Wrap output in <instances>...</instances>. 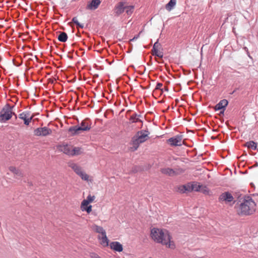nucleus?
<instances>
[{"instance_id": "nucleus-15", "label": "nucleus", "mask_w": 258, "mask_h": 258, "mask_svg": "<svg viewBox=\"0 0 258 258\" xmlns=\"http://www.w3.org/2000/svg\"><path fill=\"white\" fill-rule=\"evenodd\" d=\"M161 172L164 174L173 176L176 174L175 171L170 168H164L161 169Z\"/></svg>"}, {"instance_id": "nucleus-40", "label": "nucleus", "mask_w": 258, "mask_h": 258, "mask_svg": "<svg viewBox=\"0 0 258 258\" xmlns=\"http://www.w3.org/2000/svg\"><path fill=\"white\" fill-rule=\"evenodd\" d=\"M92 258H101L98 254L96 253H92L91 255Z\"/></svg>"}, {"instance_id": "nucleus-29", "label": "nucleus", "mask_w": 258, "mask_h": 258, "mask_svg": "<svg viewBox=\"0 0 258 258\" xmlns=\"http://www.w3.org/2000/svg\"><path fill=\"white\" fill-rule=\"evenodd\" d=\"M134 9V7L133 6H128L125 7V12L128 15H131Z\"/></svg>"}, {"instance_id": "nucleus-24", "label": "nucleus", "mask_w": 258, "mask_h": 258, "mask_svg": "<svg viewBox=\"0 0 258 258\" xmlns=\"http://www.w3.org/2000/svg\"><path fill=\"white\" fill-rule=\"evenodd\" d=\"M132 141L135 150H137L139 145L142 143V142H139V140H138V138L136 136L132 138Z\"/></svg>"}, {"instance_id": "nucleus-21", "label": "nucleus", "mask_w": 258, "mask_h": 258, "mask_svg": "<svg viewBox=\"0 0 258 258\" xmlns=\"http://www.w3.org/2000/svg\"><path fill=\"white\" fill-rule=\"evenodd\" d=\"M81 148L80 147H74L71 149L70 156L79 155L82 153Z\"/></svg>"}, {"instance_id": "nucleus-12", "label": "nucleus", "mask_w": 258, "mask_h": 258, "mask_svg": "<svg viewBox=\"0 0 258 258\" xmlns=\"http://www.w3.org/2000/svg\"><path fill=\"white\" fill-rule=\"evenodd\" d=\"M110 248L117 252H121L123 250L122 245L117 241L111 242L110 243Z\"/></svg>"}, {"instance_id": "nucleus-36", "label": "nucleus", "mask_w": 258, "mask_h": 258, "mask_svg": "<svg viewBox=\"0 0 258 258\" xmlns=\"http://www.w3.org/2000/svg\"><path fill=\"white\" fill-rule=\"evenodd\" d=\"M33 118V116H30L29 118H27L26 119H24V122L25 125H28L29 123L31 122L32 119Z\"/></svg>"}, {"instance_id": "nucleus-2", "label": "nucleus", "mask_w": 258, "mask_h": 258, "mask_svg": "<svg viewBox=\"0 0 258 258\" xmlns=\"http://www.w3.org/2000/svg\"><path fill=\"white\" fill-rule=\"evenodd\" d=\"M151 236L155 242L163 245H167L170 242L171 237L167 231L164 232L162 229L153 228L151 231Z\"/></svg>"}, {"instance_id": "nucleus-18", "label": "nucleus", "mask_w": 258, "mask_h": 258, "mask_svg": "<svg viewBox=\"0 0 258 258\" xmlns=\"http://www.w3.org/2000/svg\"><path fill=\"white\" fill-rule=\"evenodd\" d=\"M245 147L247 148L251 149L253 150L257 149V143L253 141L247 142L245 144Z\"/></svg>"}, {"instance_id": "nucleus-13", "label": "nucleus", "mask_w": 258, "mask_h": 258, "mask_svg": "<svg viewBox=\"0 0 258 258\" xmlns=\"http://www.w3.org/2000/svg\"><path fill=\"white\" fill-rule=\"evenodd\" d=\"M228 104V101L226 99H223L220 101L215 106V110L216 111L220 110L222 109H225L226 107Z\"/></svg>"}, {"instance_id": "nucleus-34", "label": "nucleus", "mask_w": 258, "mask_h": 258, "mask_svg": "<svg viewBox=\"0 0 258 258\" xmlns=\"http://www.w3.org/2000/svg\"><path fill=\"white\" fill-rule=\"evenodd\" d=\"M102 243H105L106 245L108 244V239L106 236V233L102 235Z\"/></svg>"}, {"instance_id": "nucleus-16", "label": "nucleus", "mask_w": 258, "mask_h": 258, "mask_svg": "<svg viewBox=\"0 0 258 258\" xmlns=\"http://www.w3.org/2000/svg\"><path fill=\"white\" fill-rule=\"evenodd\" d=\"M95 198V197L94 196H91L90 195H88L86 199L84 200L82 202L81 205H82V207L88 205L90 203L94 201Z\"/></svg>"}, {"instance_id": "nucleus-39", "label": "nucleus", "mask_w": 258, "mask_h": 258, "mask_svg": "<svg viewBox=\"0 0 258 258\" xmlns=\"http://www.w3.org/2000/svg\"><path fill=\"white\" fill-rule=\"evenodd\" d=\"M160 44L158 43V41H157V42H156L154 43V45H153V48H158V47L159 46H160Z\"/></svg>"}, {"instance_id": "nucleus-19", "label": "nucleus", "mask_w": 258, "mask_h": 258, "mask_svg": "<svg viewBox=\"0 0 258 258\" xmlns=\"http://www.w3.org/2000/svg\"><path fill=\"white\" fill-rule=\"evenodd\" d=\"M68 35L66 32H61L57 36L58 40L62 42H65L68 39Z\"/></svg>"}, {"instance_id": "nucleus-11", "label": "nucleus", "mask_w": 258, "mask_h": 258, "mask_svg": "<svg viewBox=\"0 0 258 258\" xmlns=\"http://www.w3.org/2000/svg\"><path fill=\"white\" fill-rule=\"evenodd\" d=\"M57 149L65 154L70 156L71 148L68 144L59 145L57 146Z\"/></svg>"}, {"instance_id": "nucleus-26", "label": "nucleus", "mask_w": 258, "mask_h": 258, "mask_svg": "<svg viewBox=\"0 0 258 258\" xmlns=\"http://www.w3.org/2000/svg\"><path fill=\"white\" fill-rule=\"evenodd\" d=\"M10 170L12 171L13 173H14L16 175L18 176H21L22 174L21 172L18 169H17L16 167L13 166L10 167Z\"/></svg>"}, {"instance_id": "nucleus-9", "label": "nucleus", "mask_w": 258, "mask_h": 258, "mask_svg": "<svg viewBox=\"0 0 258 258\" xmlns=\"http://www.w3.org/2000/svg\"><path fill=\"white\" fill-rule=\"evenodd\" d=\"M101 3V0H91L88 3L86 9L89 10H96Z\"/></svg>"}, {"instance_id": "nucleus-30", "label": "nucleus", "mask_w": 258, "mask_h": 258, "mask_svg": "<svg viewBox=\"0 0 258 258\" xmlns=\"http://www.w3.org/2000/svg\"><path fill=\"white\" fill-rule=\"evenodd\" d=\"M92 206L87 205L82 207V205H81V209L82 211H86L87 213H90L92 211Z\"/></svg>"}, {"instance_id": "nucleus-45", "label": "nucleus", "mask_w": 258, "mask_h": 258, "mask_svg": "<svg viewBox=\"0 0 258 258\" xmlns=\"http://www.w3.org/2000/svg\"><path fill=\"white\" fill-rule=\"evenodd\" d=\"M256 150H257V151L258 152V148H257V149H256Z\"/></svg>"}, {"instance_id": "nucleus-28", "label": "nucleus", "mask_w": 258, "mask_h": 258, "mask_svg": "<svg viewBox=\"0 0 258 258\" xmlns=\"http://www.w3.org/2000/svg\"><path fill=\"white\" fill-rule=\"evenodd\" d=\"M152 51H153L152 54L153 55L158 56V57H159L160 58H162L163 57V52H159V51L158 50V48H152Z\"/></svg>"}, {"instance_id": "nucleus-10", "label": "nucleus", "mask_w": 258, "mask_h": 258, "mask_svg": "<svg viewBox=\"0 0 258 258\" xmlns=\"http://www.w3.org/2000/svg\"><path fill=\"white\" fill-rule=\"evenodd\" d=\"M148 133V131H145L144 132L141 131L137 133L136 136L138 138V140H139V142L143 143L147 140Z\"/></svg>"}, {"instance_id": "nucleus-37", "label": "nucleus", "mask_w": 258, "mask_h": 258, "mask_svg": "<svg viewBox=\"0 0 258 258\" xmlns=\"http://www.w3.org/2000/svg\"><path fill=\"white\" fill-rule=\"evenodd\" d=\"M19 118L21 119H23V120L27 118V117L26 116V114H24L23 112L19 114Z\"/></svg>"}, {"instance_id": "nucleus-4", "label": "nucleus", "mask_w": 258, "mask_h": 258, "mask_svg": "<svg viewBox=\"0 0 258 258\" xmlns=\"http://www.w3.org/2000/svg\"><path fill=\"white\" fill-rule=\"evenodd\" d=\"M51 133L52 130L46 126L38 127L34 131V135L37 136L45 137L50 135Z\"/></svg>"}, {"instance_id": "nucleus-7", "label": "nucleus", "mask_w": 258, "mask_h": 258, "mask_svg": "<svg viewBox=\"0 0 258 258\" xmlns=\"http://www.w3.org/2000/svg\"><path fill=\"white\" fill-rule=\"evenodd\" d=\"M234 198L232 194L229 191L224 192L219 197V201L220 202H224L225 203H229L232 202Z\"/></svg>"}, {"instance_id": "nucleus-5", "label": "nucleus", "mask_w": 258, "mask_h": 258, "mask_svg": "<svg viewBox=\"0 0 258 258\" xmlns=\"http://www.w3.org/2000/svg\"><path fill=\"white\" fill-rule=\"evenodd\" d=\"M182 136L177 135L167 140L168 143L171 146H180L182 145Z\"/></svg>"}, {"instance_id": "nucleus-43", "label": "nucleus", "mask_w": 258, "mask_h": 258, "mask_svg": "<svg viewBox=\"0 0 258 258\" xmlns=\"http://www.w3.org/2000/svg\"><path fill=\"white\" fill-rule=\"evenodd\" d=\"M225 109H222V110L220 111V114H224V110H225Z\"/></svg>"}, {"instance_id": "nucleus-1", "label": "nucleus", "mask_w": 258, "mask_h": 258, "mask_svg": "<svg viewBox=\"0 0 258 258\" xmlns=\"http://www.w3.org/2000/svg\"><path fill=\"white\" fill-rule=\"evenodd\" d=\"M256 204L252 199L248 196L244 198L239 205V215L247 216L252 214L255 211Z\"/></svg>"}, {"instance_id": "nucleus-25", "label": "nucleus", "mask_w": 258, "mask_h": 258, "mask_svg": "<svg viewBox=\"0 0 258 258\" xmlns=\"http://www.w3.org/2000/svg\"><path fill=\"white\" fill-rule=\"evenodd\" d=\"M10 170L12 171L13 173H14L16 175L18 176H21L22 174L21 172L18 169H17L16 167L13 166L10 167Z\"/></svg>"}, {"instance_id": "nucleus-22", "label": "nucleus", "mask_w": 258, "mask_h": 258, "mask_svg": "<svg viewBox=\"0 0 258 258\" xmlns=\"http://www.w3.org/2000/svg\"><path fill=\"white\" fill-rule=\"evenodd\" d=\"M191 189L195 191H200L201 190L202 185L199 183L194 182L191 183Z\"/></svg>"}, {"instance_id": "nucleus-17", "label": "nucleus", "mask_w": 258, "mask_h": 258, "mask_svg": "<svg viewBox=\"0 0 258 258\" xmlns=\"http://www.w3.org/2000/svg\"><path fill=\"white\" fill-rule=\"evenodd\" d=\"M176 4V0H170L169 2L166 5L165 8L166 9L170 12L171 11Z\"/></svg>"}, {"instance_id": "nucleus-38", "label": "nucleus", "mask_w": 258, "mask_h": 258, "mask_svg": "<svg viewBox=\"0 0 258 258\" xmlns=\"http://www.w3.org/2000/svg\"><path fill=\"white\" fill-rule=\"evenodd\" d=\"M163 86V84L161 83H157L155 87V89L158 90L160 89L161 87Z\"/></svg>"}, {"instance_id": "nucleus-20", "label": "nucleus", "mask_w": 258, "mask_h": 258, "mask_svg": "<svg viewBox=\"0 0 258 258\" xmlns=\"http://www.w3.org/2000/svg\"><path fill=\"white\" fill-rule=\"evenodd\" d=\"M191 183H188L186 185H183L181 186L180 188H179V189L181 192L184 193L186 191H192V190L191 189Z\"/></svg>"}, {"instance_id": "nucleus-33", "label": "nucleus", "mask_w": 258, "mask_h": 258, "mask_svg": "<svg viewBox=\"0 0 258 258\" xmlns=\"http://www.w3.org/2000/svg\"><path fill=\"white\" fill-rule=\"evenodd\" d=\"M80 126L82 127H89V130L91 128V125L88 123V122H86L85 120H83L80 123Z\"/></svg>"}, {"instance_id": "nucleus-32", "label": "nucleus", "mask_w": 258, "mask_h": 258, "mask_svg": "<svg viewBox=\"0 0 258 258\" xmlns=\"http://www.w3.org/2000/svg\"><path fill=\"white\" fill-rule=\"evenodd\" d=\"M79 175L81 177V178L83 180L86 181H88L89 180V176L83 171H82Z\"/></svg>"}, {"instance_id": "nucleus-8", "label": "nucleus", "mask_w": 258, "mask_h": 258, "mask_svg": "<svg viewBox=\"0 0 258 258\" xmlns=\"http://www.w3.org/2000/svg\"><path fill=\"white\" fill-rule=\"evenodd\" d=\"M125 7L126 6H124V2H119L114 8V13L115 15L118 16L122 14L125 11Z\"/></svg>"}, {"instance_id": "nucleus-3", "label": "nucleus", "mask_w": 258, "mask_h": 258, "mask_svg": "<svg viewBox=\"0 0 258 258\" xmlns=\"http://www.w3.org/2000/svg\"><path fill=\"white\" fill-rule=\"evenodd\" d=\"M12 114L15 115V113H13L12 108L8 106L7 108H4L1 112L0 114V121L1 122H5L11 119Z\"/></svg>"}, {"instance_id": "nucleus-42", "label": "nucleus", "mask_w": 258, "mask_h": 258, "mask_svg": "<svg viewBox=\"0 0 258 258\" xmlns=\"http://www.w3.org/2000/svg\"><path fill=\"white\" fill-rule=\"evenodd\" d=\"M24 114H26V116L27 118H29L30 116V112L29 111H24L23 112Z\"/></svg>"}, {"instance_id": "nucleus-31", "label": "nucleus", "mask_w": 258, "mask_h": 258, "mask_svg": "<svg viewBox=\"0 0 258 258\" xmlns=\"http://www.w3.org/2000/svg\"><path fill=\"white\" fill-rule=\"evenodd\" d=\"M72 22L74 23H75L77 26V27H80L81 28H84V25L79 22L78 19L76 17L73 18Z\"/></svg>"}, {"instance_id": "nucleus-23", "label": "nucleus", "mask_w": 258, "mask_h": 258, "mask_svg": "<svg viewBox=\"0 0 258 258\" xmlns=\"http://www.w3.org/2000/svg\"><path fill=\"white\" fill-rule=\"evenodd\" d=\"M141 116L140 115H138L137 113L133 114L130 118V120L132 123H136L139 121H142L141 119H140L137 117Z\"/></svg>"}, {"instance_id": "nucleus-44", "label": "nucleus", "mask_w": 258, "mask_h": 258, "mask_svg": "<svg viewBox=\"0 0 258 258\" xmlns=\"http://www.w3.org/2000/svg\"><path fill=\"white\" fill-rule=\"evenodd\" d=\"M234 92H235V90H234V91H233L231 94H233V93H234Z\"/></svg>"}, {"instance_id": "nucleus-14", "label": "nucleus", "mask_w": 258, "mask_h": 258, "mask_svg": "<svg viewBox=\"0 0 258 258\" xmlns=\"http://www.w3.org/2000/svg\"><path fill=\"white\" fill-rule=\"evenodd\" d=\"M69 166L71 167L73 170L79 175L82 171L81 167L74 162L69 163Z\"/></svg>"}, {"instance_id": "nucleus-35", "label": "nucleus", "mask_w": 258, "mask_h": 258, "mask_svg": "<svg viewBox=\"0 0 258 258\" xmlns=\"http://www.w3.org/2000/svg\"><path fill=\"white\" fill-rule=\"evenodd\" d=\"M204 194H207L209 192V189L206 186L202 185L201 191Z\"/></svg>"}, {"instance_id": "nucleus-6", "label": "nucleus", "mask_w": 258, "mask_h": 258, "mask_svg": "<svg viewBox=\"0 0 258 258\" xmlns=\"http://www.w3.org/2000/svg\"><path fill=\"white\" fill-rule=\"evenodd\" d=\"M89 131V127H82L79 125L72 126L68 129L69 133L71 134L72 136H75L79 134L81 132Z\"/></svg>"}, {"instance_id": "nucleus-41", "label": "nucleus", "mask_w": 258, "mask_h": 258, "mask_svg": "<svg viewBox=\"0 0 258 258\" xmlns=\"http://www.w3.org/2000/svg\"><path fill=\"white\" fill-rule=\"evenodd\" d=\"M139 36V35H136V36H134L132 39H131L130 40H131V41H135V40H137V39L138 38Z\"/></svg>"}, {"instance_id": "nucleus-46", "label": "nucleus", "mask_w": 258, "mask_h": 258, "mask_svg": "<svg viewBox=\"0 0 258 258\" xmlns=\"http://www.w3.org/2000/svg\"><path fill=\"white\" fill-rule=\"evenodd\" d=\"M149 258H152V257H150Z\"/></svg>"}, {"instance_id": "nucleus-27", "label": "nucleus", "mask_w": 258, "mask_h": 258, "mask_svg": "<svg viewBox=\"0 0 258 258\" xmlns=\"http://www.w3.org/2000/svg\"><path fill=\"white\" fill-rule=\"evenodd\" d=\"M94 230L97 233H101L102 235L106 233L105 230L101 226L95 225L94 227Z\"/></svg>"}]
</instances>
